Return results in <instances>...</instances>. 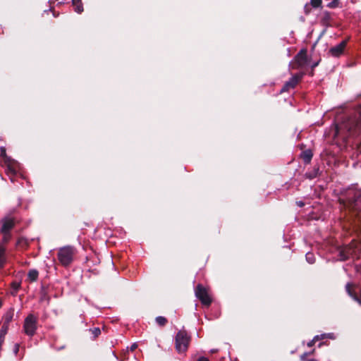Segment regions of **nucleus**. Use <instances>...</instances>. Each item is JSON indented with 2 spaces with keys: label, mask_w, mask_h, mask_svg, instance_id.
I'll list each match as a JSON object with an SVG mask.
<instances>
[{
  "label": "nucleus",
  "mask_w": 361,
  "mask_h": 361,
  "mask_svg": "<svg viewBox=\"0 0 361 361\" xmlns=\"http://www.w3.org/2000/svg\"><path fill=\"white\" fill-rule=\"evenodd\" d=\"M75 253L74 247L65 246L59 250L58 259L62 265L68 266L72 262Z\"/></svg>",
  "instance_id": "obj_1"
},
{
  "label": "nucleus",
  "mask_w": 361,
  "mask_h": 361,
  "mask_svg": "<svg viewBox=\"0 0 361 361\" xmlns=\"http://www.w3.org/2000/svg\"><path fill=\"white\" fill-rule=\"evenodd\" d=\"M190 337L184 330L178 332L176 336V348L178 353H183L187 350Z\"/></svg>",
  "instance_id": "obj_2"
},
{
  "label": "nucleus",
  "mask_w": 361,
  "mask_h": 361,
  "mask_svg": "<svg viewBox=\"0 0 361 361\" xmlns=\"http://www.w3.org/2000/svg\"><path fill=\"white\" fill-rule=\"evenodd\" d=\"M37 317L32 314H29L24 321V332L30 336H32L37 330Z\"/></svg>",
  "instance_id": "obj_3"
},
{
  "label": "nucleus",
  "mask_w": 361,
  "mask_h": 361,
  "mask_svg": "<svg viewBox=\"0 0 361 361\" xmlns=\"http://www.w3.org/2000/svg\"><path fill=\"white\" fill-rule=\"evenodd\" d=\"M195 295L197 298L200 299L203 305H209L212 302V299L208 293L207 290L201 284L197 286L195 289Z\"/></svg>",
  "instance_id": "obj_4"
},
{
  "label": "nucleus",
  "mask_w": 361,
  "mask_h": 361,
  "mask_svg": "<svg viewBox=\"0 0 361 361\" xmlns=\"http://www.w3.org/2000/svg\"><path fill=\"white\" fill-rule=\"evenodd\" d=\"M295 64H293V68L304 67L307 63V50L302 49L295 57Z\"/></svg>",
  "instance_id": "obj_5"
},
{
  "label": "nucleus",
  "mask_w": 361,
  "mask_h": 361,
  "mask_svg": "<svg viewBox=\"0 0 361 361\" xmlns=\"http://www.w3.org/2000/svg\"><path fill=\"white\" fill-rule=\"evenodd\" d=\"M346 45H347V40L342 41L338 44H337L334 47H332L329 50V54L333 57H339L340 56H341L343 54L344 50L346 47Z\"/></svg>",
  "instance_id": "obj_6"
},
{
  "label": "nucleus",
  "mask_w": 361,
  "mask_h": 361,
  "mask_svg": "<svg viewBox=\"0 0 361 361\" xmlns=\"http://www.w3.org/2000/svg\"><path fill=\"white\" fill-rule=\"evenodd\" d=\"M301 78V75H295L288 82H286L281 92L288 91L290 89L295 87Z\"/></svg>",
  "instance_id": "obj_7"
},
{
  "label": "nucleus",
  "mask_w": 361,
  "mask_h": 361,
  "mask_svg": "<svg viewBox=\"0 0 361 361\" xmlns=\"http://www.w3.org/2000/svg\"><path fill=\"white\" fill-rule=\"evenodd\" d=\"M14 222L12 219L7 218L3 221L1 231L3 233H8L13 226Z\"/></svg>",
  "instance_id": "obj_8"
},
{
  "label": "nucleus",
  "mask_w": 361,
  "mask_h": 361,
  "mask_svg": "<svg viewBox=\"0 0 361 361\" xmlns=\"http://www.w3.org/2000/svg\"><path fill=\"white\" fill-rule=\"evenodd\" d=\"M72 2L75 12L80 13L83 11L81 0H72Z\"/></svg>",
  "instance_id": "obj_9"
},
{
  "label": "nucleus",
  "mask_w": 361,
  "mask_h": 361,
  "mask_svg": "<svg viewBox=\"0 0 361 361\" xmlns=\"http://www.w3.org/2000/svg\"><path fill=\"white\" fill-rule=\"evenodd\" d=\"M27 277L30 281H36L38 277V271L35 269L30 270L28 272Z\"/></svg>",
  "instance_id": "obj_10"
},
{
  "label": "nucleus",
  "mask_w": 361,
  "mask_h": 361,
  "mask_svg": "<svg viewBox=\"0 0 361 361\" xmlns=\"http://www.w3.org/2000/svg\"><path fill=\"white\" fill-rule=\"evenodd\" d=\"M302 159L306 163H308L310 161L312 154L310 151H305L302 153Z\"/></svg>",
  "instance_id": "obj_11"
},
{
  "label": "nucleus",
  "mask_w": 361,
  "mask_h": 361,
  "mask_svg": "<svg viewBox=\"0 0 361 361\" xmlns=\"http://www.w3.org/2000/svg\"><path fill=\"white\" fill-rule=\"evenodd\" d=\"M4 252L5 248L3 245H0V267L3 266L5 259H4Z\"/></svg>",
  "instance_id": "obj_12"
},
{
  "label": "nucleus",
  "mask_w": 361,
  "mask_h": 361,
  "mask_svg": "<svg viewBox=\"0 0 361 361\" xmlns=\"http://www.w3.org/2000/svg\"><path fill=\"white\" fill-rule=\"evenodd\" d=\"M156 322L159 326H163L166 324L167 320L165 317L159 316L156 318Z\"/></svg>",
  "instance_id": "obj_13"
},
{
  "label": "nucleus",
  "mask_w": 361,
  "mask_h": 361,
  "mask_svg": "<svg viewBox=\"0 0 361 361\" xmlns=\"http://www.w3.org/2000/svg\"><path fill=\"white\" fill-rule=\"evenodd\" d=\"M330 338V339H335L336 338V336L333 333L324 334H322V335L319 336V339H324V338Z\"/></svg>",
  "instance_id": "obj_14"
},
{
  "label": "nucleus",
  "mask_w": 361,
  "mask_h": 361,
  "mask_svg": "<svg viewBox=\"0 0 361 361\" xmlns=\"http://www.w3.org/2000/svg\"><path fill=\"white\" fill-rule=\"evenodd\" d=\"M311 4L313 7H319L322 4V0H311Z\"/></svg>",
  "instance_id": "obj_15"
},
{
  "label": "nucleus",
  "mask_w": 361,
  "mask_h": 361,
  "mask_svg": "<svg viewBox=\"0 0 361 361\" xmlns=\"http://www.w3.org/2000/svg\"><path fill=\"white\" fill-rule=\"evenodd\" d=\"M306 259L310 264H312L314 262V256L312 253H307L306 255Z\"/></svg>",
  "instance_id": "obj_16"
},
{
  "label": "nucleus",
  "mask_w": 361,
  "mask_h": 361,
  "mask_svg": "<svg viewBox=\"0 0 361 361\" xmlns=\"http://www.w3.org/2000/svg\"><path fill=\"white\" fill-rule=\"evenodd\" d=\"M318 340H320V339H319V336H314V338H313V340L308 343V344H307V345H308V346H309V347H311V346L314 344V343L316 341H318Z\"/></svg>",
  "instance_id": "obj_17"
},
{
  "label": "nucleus",
  "mask_w": 361,
  "mask_h": 361,
  "mask_svg": "<svg viewBox=\"0 0 361 361\" xmlns=\"http://www.w3.org/2000/svg\"><path fill=\"white\" fill-rule=\"evenodd\" d=\"M100 329L99 328H94L92 330V333L94 334V336H97L99 334H100Z\"/></svg>",
  "instance_id": "obj_18"
},
{
  "label": "nucleus",
  "mask_w": 361,
  "mask_h": 361,
  "mask_svg": "<svg viewBox=\"0 0 361 361\" xmlns=\"http://www.w3.org/2000/svg\"><path fill=\"white\" fill-rule=\"evenodd\" d=\"M350 286H351L350 284L348 283L346 285V289H347V291L348 292L349 295H353L350 292Z\"/></svg>",
  "instance_id": "obj_19"
},
{
  "label": "nucleus",
  "mask_w": 361,
  "mask_h": 361,
  "mask_svg": "<svg viewBox=\"0 0 361 361\" xmlns=\"http://www.w3.org/2000/svg\"><path fill=\"white\" fill-rule=\"evenodd\" d=\"M137 347V345L136 343H133L131 346H130V350L131 351H133L135 349H136Z\"/></svg>",
  "instance_id": "obj_20"
},
{
  "label": "nucleus",
  "mask_w": 361,
  "mask_h": 361,
  "mask_svg": "<svg viewBox=\"0 0 361 361\" xmlns=\"http://www.w3.org/2000/svg\"><path fill=\"white\" fill-rule=\"evenodd\" d=\"M197 361H209L207 357H200Z\"/></svg>",
  "instance_id": "obj_21"
},
{
  "label": "nucleus",
  "mask_w": 361,
  "mask_h": 361,
  "mask_svg": "<svg viewBox=\"0 0 361 361\" xmlns=\"http://www.w3.org/2000/svg\"><path fill=\"white\" fill-rule=\"evenodd\" d=\"M4 234H5V235H4V241H8V240L9 237H8V236H7V233H4Z\"/></svg>",
  "instance_id": "obj_22"
},
{
  "label": "nucleus",
  "mask_w": 361,
  "mask_h": 361,
  "mask_svg": "<svg viewBox=\"0 0 361 361\" xmlns=\"http://www.w3.org/2000/svg\"><path fill=\"white\" fill-rule=\"evenodd\" d=\"M355 300H357L360 303H361V298L359 299L357 296L353 297Z\"/></svg>",
  "instance_id": "obj_23"
},
{
  "label": "nucleus",
  "mask_w": 361,
  "mask_h": 361,
  "mask_svg": "<svg viewBox=\"0 0 361 361\" xmlns=\"http://www.w3.org/2000/svg\"><path fill=\"white\" fill-rule=\"evenodd\" d=\"M18 348H19L18 345H16V349H15L16 353L18 352Z\"/></svg>",
  "instance_id": "obj_24"
},
{
  "label": "nucleus",
  "mask_w": 361,
  "mask_h": 361,
  "mask_svg": "<svg viewBox=\"0 0 361 361\" xmlns=\"http://www.w3.org/2000/svg\"><path fill=\"white\" fill-rule=\"evenodd\" d=\"M298 204L300 206V207H302L303 206V203L302 202H298Z\"/></svg>",
  "instance_id": "obj_25"
},
{
  "label": "nucleus",
  "mask_w": 361,
  "mask_h": 361,
  "mask_svg": "<svg viewBox=\"0 0 361 361\" xmlns=\"http://www.w3.org/2000/svg\"><path fill=\"white\" fill-rule=\"evenodd\" d=\"M317 64H318V63H316L315 64H314L313 67H314V66H317Z\"/></svg>",
  "instance_id": "obj_26"
},
{
  "label": "nucleus",
  "mask_w": 361,
  "mask_h": 361,
  "mask_svg": "<svg viewBox=\"0 0 361 361\" xmlns=\"http://www.w3.org/2000/svg\"><path fill=\"white\" fill-rule=\"evenodd\" d=\"M216 352V350H212V353H215Z\"/></svg>",
  "instance_id": "obj_27"
},
{
  "label": "nucleus",
  "mask_w": 361,
  "mask_h": 361,
  "mask_svg": "<svg viewBox=\"0 0 361 361\" xmlns=\"http://www.w3.org/2000/svg\"><path fill=\"white\" fill-rule=\"evenodd\" d=\"M1 305H2V303H1V301L0 300V307H1Z\"/></svg>",
  "instance_id": "obj_28"
}]
</instances>
